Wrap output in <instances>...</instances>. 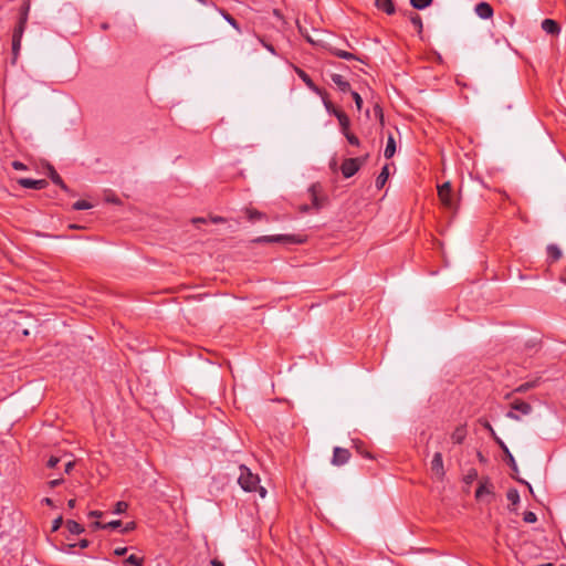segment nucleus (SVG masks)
<instances>
[{"mask_svg":"<svg viewBox=\"0 0 566 566\" xmlns=\"http://www.w3.org/2000/svg\"><path fill=\"white\" fill-rule=\"evenodd\" d=\"M127 552V547H117L114 549V554L117 556H123Z\"/></svg>","mask_w":566,"mask_h":566,"instance_id":"obj_46","label":"nucleus"},{"mask_svg":"<svg viewBox=\"0 0 566 566\" xmlns=\"http://www.w3.org/2000/svg\"><path fill=\"white\" fill-rule=\"evenodd\" d=\"M367 156L357 157V158H348L345 159L340 166V171L345 178L353 177L360 167L366 163Z\"/></svg>","mask_w":566,"mask_h":566,"instance_id":"obj_5","label":"nucleus"},{"mask_svg":"<svg viewBox=\"0 0 566 566\" xmlns=\"http://www.w3.org/2000/svg\"><path fill=\"white\" fill-rule=\"evenodd\" d=\"M542 29L547 33L552 35H557L560 32L559 24L553 20V19H545L542 22Z\"/></svg>","mask_w":566,"mask_h":566,"instance_id":"obj_15","label":"nucleus"},{"mask_svg":"<svg viewBox=\"0 0 566 566\" xmlns=\"http://www.w3.org/2000/svg\"><path fill=\"white\" fill-rule=\"evenodd\" d=\"M144 559L142 557H138L136 555H129L125 560L124 564L127 566H143Z\"/></svg>","mask_w":566,"mask_h":566,"instance_id":"obj_28","label":"nucleus"},{"mask_svg":"<svg viewBox=\"0 0 566 566\" xmlns=\"http://www.w3.org/2000/svg\"><path fill=\"white\" fill-rule=\"evenodd\" d=\"M88 516H91V517H101L102 516V512H99V511H91L88 513Z\"/></svg>","mask_w":566,"mask_h":566,"instance_id":"obj_52","label":"nucleus"},{"mask_svg":"<svg viewBox=\"0 0 566 566\" xmlns=\"http://www.w3.org/2000/svg\"><path fill=\"white\" fill-rule=\"evenodd\" d=\"M332 53L334 55H336L337 57H339V59H344V60H358V57H356L353 53L344 51V50L333 49Z\"/></svg>","mask_w":566,"mask_h":566,"instance_id":"obj_26","label":"nucleus"},{"mask_svg":"<svg viewBox=\"0 0 566 566\" xmlns=\"http://www.w3.org/2000/svg\"><path fill=\"white\" fill-rule=\"evenodd\" d=\"M395 153H396V142H395L392 135H389L384 155L386 158L389 159L395 155Z\"/></svg>","mask_w":566,"mask_h":566,"instance_id":"obj_22","label":"nucleus"},{"mask_svg":"<svg viewBox=\"0 0 566 566\" xmlns=\"http://www.w3.org/2000/svg\"><path fill=\"white\" fill-rule=\"evenodd\" d=\"M308 192L312 200V207L316 210H319L324 206L326 200L325 198L319 197L321 186L318 184H313L310 187Z\"/></svg>","mask_w":566,"mask_h":566,"instance_id":"obj_10","label":"nucleus"},{"mask_svg":"<svg viewBox=\"0 0 566 566\" xmlns=\"http://www.w3.org/2000/svg\"><path fill=\"white\" fill-rule=\"evenodd\" d=\"M43 503H45L46 505L49 506H52L53 505V501L50 499V497H45L43 499Z\"/></svg>","mask_w":566,"mask_h":566,"instance_id":"obj_55","label":"nucleus"},{"mask_svg":"<svg viewBox=\"0 0 566 566\" xmlns=\"http://www.w3.org/2000/svg\"><path fill=\"white\" fill-rule=\"evenodd\" d=\"M523 520L525 523H535L537 521V516L534 512L527 511L524 513Z\"/></svg>","mask_w":566,"mask_h":566,"instance_id":"obj_37","label":"nucleus"},{"mask_svg":"<svg viewBox=\"0 0 566 566\" xmlns=\"http://www.w3.org/2000/svg\"><path fill=\"white\" fill-rule=\"evenodd\" d=\"M344 136L346 137L347 142L353 146H359V139L349 130L344 133Z\"/></svg>","mask_w":566,"mask_h":566,"instance_id":"obj_36","label":"nucleus"},{"mask_svg":"<svg viewBox=\"0 0 566 566\" xmlns=\"http://www.w3.org/2000/svg\"><path fill=\"white\" fill-rule=\"evenodd\" d=\"M433 0H410L413 9L423 10L432 4Z\"/></svg>","mask_w":566,"mask_h":566,"instance_id":"obj_25","label":"nucleus"},{"mask_svg":"<svg viewBox=\"0 0 566 566\" xmlns=\"http://www.w3.org/2000/svg\"><path fill=\"white\" fill-rule=\"evenodd\" d=\"M431 472L438 479L444 478L446 471L443 467V459L441 452H436L431 461Z\"/></svg>","mask_w":566,"mask_h":566,"instance_id":"obj_8","label":"nucleus"},{"mask_svg":"<svg viewBox=\"0 0 566 566\" xmlns=\"http://www.w3.org/2000/svg\"><path fill=\"white\" fill-rule=\"evenodd\" d=\"M467 434H468L467 426L460 424L452 432L451 440L453 441V443L460 444L465 440Z\"/></svg>","mask_w":566,"mask_h":566,"instance_id":"obj_16","label":"nucleus"},{"mask_svg":"<svg viewBox=\"0 0 566 566\" xmlns=\"http://www.w3.org/2000/svg\"><path fill=\"white\" fill-rule=\"evenodd\" d=\"M475 13L481 19H490L493 17V8L488 2H480L475 6Z\"/></svg>","mask_w":566,"mask_h":566,"instance_id":"obj_13","label":"nucleus"},{"mask_svg":"<svg viewBox=\"0 0 566 566\" xmlns=\"http://www.w3.org/2000/svg\"><path fill=\"white\" fill-rule=\"evenodd\" d=\"M350 459V452L348 449L335 447L333 451L332 464L339 467L347 463Z\"/></svg>","mask_w":566,"mask_h":566,"instance_id":"obj_9","label":"nucleus"},{"mask_svg":"<svg viewBox=\"0 0 566 566\" xmlns=\"http://www.w3.org/2000/svg\"><path fill=\"white\" fill-rule=\"evenodd\" d=\"M29 9H30L29 4H25L24 7H22L18 24L13 30L12 53H13L14 60L18 57L19 51L21 48V40H22L23 33L25 30V25L28 22Z\"/></svg>","mask_w":566,"mask_h":566,"instance_id":"obj_2","label":"nucleus"},{"mask_svg":"<svg viewBox=\"0 0 566 566\" xmlns=\"http://www.w3.org/2000/svg\"><path fill=\"white\" fill-rule=\"evenodd\" d=\"M512 410L506 413V417L513 420H520V417L514 413L513 410L521 412L522 415H528L532 411V406L521 399H515L511 403Z\"/></svg>","mask_w":566,"mask_h":566,"instance_id":"obj_6","label":"nucleus"},{"mask_svg":"<svg viewBox=\"0 0 566 566\" xmlns=\"http://www.w3.org/2000/svg\"><path fill=\"white\" fill-rule=\"evenodd\" d=\"M128 509V504L124 501H118L116 504H115V507H114V513L115 514H123L127 511Z\"/></svg>","mask_w":566,"mask_h":566,"instance_id":"obj_35","label":"nucleus"},{"mask_svg":"<svg viewBox=\"0 0 566 566\" xmlns=\"http://www.w3.org/2000/svg\"><path fill=\"white\" fill-rule=\"evenodd\" d=\"M192 222H206V220L203 218H195Z\"/></svg>","mask_w":566,"mask_h":566,"instance_id":"obj_56","label":"nucleus"},{"mask_svg":"<svg viewBox=\"0 0 566 566\" xmlns=\"http://www.w3.org/2000/svg\"><path fill=\"white\" fill-rule=\"evenodd\" d=\"M66 527H67L69 532L72 534L78 535L84 532V527L80 523L72 521V520H69L66 522Z\"/></svg>","mask_w":566,"mask_h":566,"instance_id":"obj_23","label":"nucleus"},{"mask_svg":"<svg viewBox=\"0 0 566 566\" xmlns=\"http://www.w3.org/2000/svg\"><path fill=\"white\" fill-rule=\"evenodd\" d=\"M91 208H92V205L90 202H87L86 200H78V201L74 202V205H73L74 210H86V209H91Z\"/></svg>","mask_w":566,"mask_h":566,"instance_id":"obj_34","label":"nucleus"},{"mask_svg":"<svg viewBox=\"0 0 566 566\" xmlns=\"http://www.w3.org/2000/svg\"><path fill=\"white\" fill-rule=\"evenodd\" d=\"M93 525L95 528H117V527L122 526V522L120 521H112L106 524H102L101 522H95Z\"/></svg>","mask_w":566,"mask_h":566,"instance_id":"obj_30","label":"nucleus"},{"mask_svg":"<svg viewBox=\"0 0 566 566\" xmlns=\"http://www.w3.org/2000/svg\"><path fill=\"white\" fill-rule=\"evenodd\" d=\"M324 105H325L327 112L333 114V108H335L334 105L329 101H324Z\"/></svg>","mask_w":566,"mask_h":566,"instance_id":"obj_49","label":"nucleus"},{"mask_svg":"<svg viewBox=\"0 0 566 566\" xmlns=\"http://www.w3.org/2000/svg\"><path fill=\"white\" fill-rule=\"evenodd\" d=\"M18 184L23 188L41 190L46 187L48 181L45 179L20 178Z\"/></svg>","mask_w":566,"mask_h":566,"instance_id":"obj_11","label":"nucleus"},{"mask_svg":"<svg viewBox=\"0 0 566 566\" xmlns=\"http://www.w3.org/2000/svg\"><path fill=\"white\" fill-rule=\"evenodd\" d=\"M51 179L55 185L60 186L64 190H67V187L65 186L62 178L60 177V175L56 171L53 170L51 172Z\"/></svg>","mask_w":566,"mask_h":566,"instance_id":"obj_33","label":"nucleus"},{"mask_svg":"<svg viewBox=\"0 0 566 566\" xmlns=\"http://www.w3.org/2000/svg\"><path fill=\"white\" fill-rule=\"evenodd\" d=\"M88 545H90V542H88L87 539H81V541L78 542V546H80L81 548H86V547H88Z\"/></svg>","mask_w":566,"mask_h":566,"instance_id":"obj_51","label":"nucleus"},{"mask_svg":"<svg viewBox=\"0 0 566 566\" xmlns=\"http://www.w3.org/2000/svg\"><path fill=\"white\" fill-rule=\"evenodd\" d=\"M70 228H72V229H76V228H77V226H75V224H71V226H70Z\"/></svg>","mask_w":566,"mask_h":566,"instance_id":"obj_61","label":"nucleus"},{"mask_svg":"<svg viewBox=\"0 0 566 566\" xmlns=\"http://www.w3.org/2000/svg\"><path fill=\"white\" fill-rule=\"evenodd\" d=\"M475 476H476V472L474 471L472 474L468 475V479H469V480H472V479H473V478H475Z\"/></svg>","mask_w":566,"mask_h":566,"instance_id":"obj_59","label":"nucleus"},{"mask_svg":"<svg viewBox=\"0 0 566 566\" xmlns=\"http://www.w3.org/2000/svg\"><path fill=\"white\" fill-rule=\"evenodd\" d=\"M210 564L211 566H224V564L218 559H212Z\"/></svg>","mask_w":566,"mask_h":566,"instance_id":"obj_53","label":"nucleus"},{"mask_svg":"<svg viewBox=\"0 0 566 566\" xmlns=\"http://www.w3.org/2000/svg\"><path fill=\"white\" fill-rule=\"evenodd\" d=\"M479 421L490 432L491 437L495 440V442L499 443V440H501V439L496 436L491 423L488 420H483V419H480Z\"/></svg>","mask_w":566,"mask_h":566,"instance_id":"obj_31","label":"nucleus"},{"mask_svg":"<svg viewBox=\"0 0 566 566\" xmlns=\"http://www.w3.org/2000/svg\"><path fill=\"white\" fill-rule=\"evenodd\" d=\"M12 167H13L15 170H25V169H27V166H25L23 163L18 161V160H15V161H13V163H12Z\"/></svg>","mask_w":566,"mask_h":566,"instance_id":"obj_44","label":"nucleus"},{"mask_svg":"<svg viewBox=\"0 0 566 566\" xmlns=\"http://www.w3.org/2000/svg\"><path fill=\"white\" fill-rule=\"evenodd\" d=\"M62 523H63L62 516H59L57 518H55L52 523V532H56L61 527Z\"/></svg>","mask_w":566,"mask_h":566,"instance_id":"obj_41","label":"nucleus"},{"mask_svg":"<svg viewBox=\"0 0 566 566\" xmlns=\"http://www.w3.org/2000/svg\"><path fill=\"white\" fill-rule=\"evenodd\" d=\"M62 482H63V479H55V480H52L49 482V486L51 489H53V488L60 485Z\"/></svg>","mask_w":566,"mask_h":566,"instance_id":"obj_48","label":"nucleus"},{"mask_svg":"<svg viewBox=\"0 0 566 566\" xmlns=\"http://www.w3.org/2000/svg\"><path fill=\"white\" fill-rule=\"evenodd\" d=\"M333 115H335L338 119L342 133H346L349 130L350 120L349 117L340 109L333 108Z\"/></svg>","mask_w":566,"mask_h":566,"instance_id":"obj_12","label":"nucleus"},{"mask_svg":"<svg viewBox=\"0 0 566 566\" xmlns=\"http://www.w3.org/2000/svg\"><path fill=\"white\" fill-rule=\"evenodd\" d=\"M438 196L444 208L455 213L458 211V203L452 199V189L449 181L438 187Z\"/></svg>","mask_w":566,"mask_h":566,"instance_id":"obj_4","label":"nucleus"},{"mask_svg":"<svg viewBox=\"0 0 566 566\" xmlns=\"http://www.w3.org/2000/svg\"><path fill=\"white\" fill-rule=\"evenodd\" d=\"M361 454H363L364 457H366V458H369V459H371V458H373V457H371V454H370L369 452H365V453H364V452H361Z\"/></svg>","mask_w":566,"mask_h":566,"instance_id":"obj_58","label":"nucleus"},{"mask_svg":"<svg viewBox=\"0 0 566 566\" xmlns=\"http://www.w3.org/2000/svg\"><path fill=\"white\" fill-rule=\"evenodd\" d=\"M497 444H499V447L502 449V451L505 454L506 463L510 465V468L514 472L513 478L516 479L518 482L526 484L528 486L530 491L532 492V486L526 481L517 479L515 476V474L518 472V468H517V464H516V461H515L513 454L510 452V450L506 447V444L502 440H499Z\"/></svg>","mask_w":566,"mask_h":566,"instance_id":"obj_7","label":"nucleus"},{"mask_svg":"<svg viewBox=\"0 0 566 566\" xmlns=\"http://www.w3.org/2000/svg\"><path fill=\"white\" fill-rule=\"evenodd\" d=\"M563 280L566 282V273L564 274Z\"/></svg>","mask_w":566,"mask_h":566,"instance_id":"obj_63","label":"nucleus"},{"mask_svg":"<svg viewBox=\"0 0 566 566\" xmlns=\"http://www.w3.org/2000/svg\"><path fill=\"white\" fill-rule=\"evenodd\" d=\"M300 209L302 212H307L310 208L308 206H302Z\"/></svg>","mask_w":566,"mask_h":566,"instance_id":"obj_57","label":"nucleus"},{"mask_svg":"<svg viewBox=\"0 0 566 566\" xmlns=\"http://www.w3.org/2000/svg\"><path fill=\"white\" fill-rule=\"evenodd\" d=\"M210 220L213 223H224L226 222V219L220 216L211 217Z\"/></svg>","mask_w":566,"mask_h":566,"instance_id":"obj_47","label":"nucleus"},{"mask_svg":"<svg viewBox=\"0 0 566 566\" xmlns=\"http://www.w3.org/2000/svg\"><path fill=\"white\" fill-rule=\"evenodd\" d=\"M135 527H136L135 522H129V523H127V524L125 525V527L122 530V533H128V532H130V531L135 530Z\"/></svg>","mask_w":566,"mask_h":566,"instance_id":"obj_45","label":"nucleus"},{"mask_svg":"<svg viewBox=\"0 0 566 566\" xmlns=\"http://www.w3.org/2000/svg\"><path fill=\"white\" fill-rule=\"evenodd\" d=\"M75 503H76V501H75L74 499H71V500H69V502H67V506H69L70 509H74V507H75Z\"/></svg>","mask_w":566,"mask_h":566,"instance_id":"obj_54","label":"nucleus"},{"mask_svg":"<svg viewBox=\"0 0 566 566\" xmlns=\"http://www.w3.org/2000/svg\"><path fill=\"white\" fill-rule=\"evenodd\" d=\"M259 40L269 52H271L272 54H276L275 49L272 44L265 42L262 38H259Z\"/></svg>","mask_w":566,"mask_h":566,"instance_id":"obj_42","label":"nucleus"},{"mask_svg":"<svg viewBox=\"0 0 566 566\" xmlns=\"http://www.w3.org/2000/svg\"><path fill=\"white\" fill-rule=\"evenodd\" d=\"M547 253L554 261H557L562 256L560 249L554 244L547 247Z\"/></svg>","mask_w":566,"mask_h":566,"instance_id":"obj_29","label":"nucleus"},{"mask_svg":"<svg viewBox=\"0 0 566 566\" xmlns=\"http://www.w3.org/2000/svg\"><path fill=\"white\" fill-rule=\"evenodd\" d=\"M533 386H534L533 382H525V384H522L518 387H516L513 392L523 394V392H526L528 389L533 388Z\"/></svg>","mask_w":566,"mask_h":566,"instance_id":"obj_39","label":"nucleus"},{"mask_svg":"<svg viewBox=\"0 0 566 566\" xmlns=\"http://www.w3.org/2000/svg\"><path fill=\"white\" fill-rule=\"evenodd\" d=\"M219 12L221 13V15L223 17V19L231 25L238 32H241V29L237 22V20L231 15L229 14L226 10L223 9H219Z\"/></svg>","mask_w":566,"mask_h":566,"instance_id":"obj_24","label":"nucleus"},{"mask_svg":"<svg viewBox=\"0 0 566 566\" xmlns=\"http://www.w3.org/2000/svg\"><path fill=\"white\" fill-rule=\"evenodd\" d=\"M59 462H60V458L52 455L48 460L46 467L50 468V469H53V468H55Z\"/></svg>","mask_w":566,"mask_h":566,"instance_id":"obj_40","label":"nucleus"},{"mask_svg":"<svg viewBox=\"0 0 566 566\" xmlns=\"http://www.w3.org/2000/svg\"><path fill=\"white\" fill-rule=\"evenodd\" d=\"M73 468H74V462L73 461H69V462L65 463V472L66 473H70Z\"/></svg>","mask_w":566,"mask_h":566,"instance_id":"obj_50","label":"nucleus"},{"mask_svg":"<svg viewBox=\"0 0 566 566\" xmlns=\"http://www.w3.org/2000/svg\"><path fill=\"white\" fill-rule=\"evenodd\" d=\"M305 241L302 235L294 234H277V235H263L253 240L255 243H285V244H301Z\"/></svg>","mask_w":566,"mask_h":566,"instance_id":"obj_3","label":"nucleus"},{"mask_svg":"<svg viewBox=\"0 0 566 566\" xmlns=\"http://www.w3.org/2000/svg\"><path fill=\"white\" fill-rule=\"evenodd\" d=\"M537 566H554V564L547 563V564H541V565H537Z\"/></svg>","mask_w":566,"mask_h":566,"instance_id":"obj_60","label":"nucleus"},{"mask_svg":"<svg viewBox=\"0 0 566 566\" xmlns=\"http://www.w3.org/2000/svg\"><path fill=\"white\" fill-rule=\"evenodd\" d=\"M331 78L339 91L343 93L350 92V84L340 74H332Z\"/></svg>","mask_w":566,"mask_h":566,"instance_id":"obj_17","label":"nucleus"},{"mask_svg":"<svg viewBox=\"0 0 566 566\" xmlns=\"http://www.w3.org/2000/svg\"><path fill=\"white\" fill-rule=\"evenodd\" d=\"M239 471L238 483L245 492H258L261 497L266 495L265 488L260 485L258 474L252 473L245 465H240Z\"/></svg>","mask_w":566,"mask_h":566,"instance_id":"obj_1","label":"nucleus"},{"mask_svg":"<svg viewBox=\"0 0 566 566\" xmlns=\"http://www.w3.org/2000/svg\"><path fill=\"white\" fill-rule=\"evenodd\" d=\"M492 491H491V485H489L488 483H480L479 488L476 489L475 491V497L476 499H482V496L484 494H491Z\"/></svg>","mask_w":566,"mask_h":566,"instance_id":"obj_27","label":"nucleus"},{"mask_svg":"<svg viewBox=\"0 0 566 566\" xmlns=\"http://www.w3.org/2000/svg\"><path fill=\"white\" fill-rule=\"evenodd\" d=\"M374 112H375V115H376L377 117H379L380 122L382 123L384 114H382V109H381V107H380L378 104H376V105H375V107H374Z\"/></svg>","mask_w":566,"mask_h":566,"instance_id":"obj_43","label":"nucleus"},{"mask_svg":"<svg viewBox=\"0 0 566 566\" xmlns=\"http://www.w3.org/2000/svg\"><path fill=\"white\" fill-rule=\"evenodd\" d=\"M506 497L513 505L520 502V494L515 489L509 490Z\"/></svg>","mask_w":566,"mask_h":566,"instance_id":"obj_32","label":"nucleus"},{"mask_svg":"<svg viewBox=\"0 0 566 566\" xmlns=\"http://www.w3.org/2000/svg\"><path fill=\"white\" fill-rule=\"evenodd\" d=\"M245 214L248 217V219L251 221V222H255V221H259V220H266V216L265 213L256 210V209H253V208H247L245 209Z\"/></svg>","mask_w":566,"mask_h":566,"instance_id":"obj_20","label":"nucleus"},{"mask_svg":"<svg viewBox=\"0 0 566 566\" xmlns=\"http://www.w3.org/2000/svg\"><path fill=\"white\" fill-rule=\"evenodd\" d=\"M388 177H389V168H388V165H385L382 167L380 174L376 178V182H375L376 188L381 189L386 185Z\"/></svg>","mask_w":566,"mask_h":566,"instance_id":"obj_19","label":"nucleus"},{"mask_svg":"<svg viewBox=\"0 0 566 566\" xmlns=\"http://www.w3.org/2000/svg\"><path fill=\"white\" fill-rule=\"evenodd\" d=\"M409 20H410L411 24L415 27V29L417 30V32L419 34H421L422 30H423L421 17L418 13L410 12Z\"/></svg>","mask_w":566,"mask_h":566,"instance_id":"obj_21","label":"nucleus"},{"mask_svg":"<svg viewBox=\"0 0 566 566\" xmlns=\"http://www.w3.org/2000/svg\"><path fill=\"white\" fill-rule=\"evenodd\" d=\"M198 1H199V2H201V3H203V4H206V3H207V2H206V0H198Z\"/></svg>","mask_w":566,"mask_h":566,"instance_id":"obj_62","label":"nucleus"},{"mask_svg":"<svg viewBox=\"0 0 566 566\" xmlns=\"http://www.w3.org/2000/svg\"><path fill=\"white\" fill-rule=\"evenodd\" d=\"M350 94H352L353 99L355 101L357 109L360 111L361 106H363V98H361V96L357 92H355V91H350Z\"/></svg>","mask_w":566,"mask_h":566,"instance_id":"obj_38","label":"nucleus"},{"mask_svg":"<svg viewBox=\"0 0 566 566\" xmlns=\"http://www.w3.org/2000/svg\"><path fill=\"white\" fill-rule=\"evenodd\" d=\"M296 74L302 78V81L305 83V85L312 90L313 92L321 94V90L315 85V83L312 81V78L308 76V74L303 71L302 69L295 66L294 67Z\"/></svg>","mask_w":566,"mask_h":566,"instance_id":"obj_14","label":"nucleus"},{"mask_svg":"<svg viewBox=\"0 0 566 566\" xmlns=\"http://www.w3.org/2000/svg\"><path fill=\"white\" fill-rule=\"evenodd\" d=\"M375 3L379 10H382L384 12H386L389 15H391L396 12V8H395L392 0H376Z\"/></svg>","mask_w":566,"mask_h":566,"instance_id":"obj_18","label":"nucleus"}]
</instances>
